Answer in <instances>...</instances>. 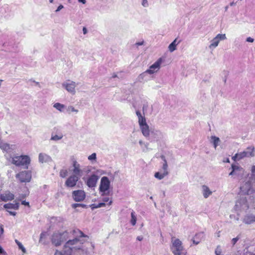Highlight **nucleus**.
<instances>
[{
  "label": "nucleus",
  "instance_id": "nucleus-47",
  "mask_svg": "<svg viewBox=\"0 0 255 255\" xmlns=\"http://www.w3.org/2000/svg\"><path fill=\"white\" fill-rule=\"evenodd\" d=\"M246 41L249 42H253L254 41V39L251 37H249L247 38Z\"/></svg>",
  "mask_w": 255,
  "mask_h": 255
},
{
  "label": "nucleus",
  "instance_id": "nucleus-26",
  "mask_svg": "<svg viewBox=\"0 0 255 255\" xmlns=\"http://www.w3.org/2000/svg\"><path fill=\"white\" fill-rule=\"evenodd\" d=\"M211 142L213 144L214 148L216 149L220 142V139L219 137L215 136H211Z\"/></svg>",
  "mask_w": 255,
  "mask_h": 255
},
{
  "label": "nucleus",
  "instance_id": "nucleus-21",
  "mask_svg": "<svg viewBox=\"0 0 255 255\" xmlns=\"http://www.w3.org/2000/svg\"><path fill=\"white\" fill-rule=\"evenodd\" d=\"M202 190L203 195L205 198H208L212 194V192L209 188L205 185L202 186Z\"/></svg>",
  "mask_w": 255,
  "mask_h": 255
},
{
  "label": "nucleus",
  "instance_id": "nucleus-8",
  "mask_svg": "<svg viewBox=\"0 0 255 255\" xmlns=\"http://www.w3.org/2000/svg\"><path fill=\"white\" fill-rule=\"evenodd\" d=\"M249 208V206L246 197L240 196L239 199L236 201L235 206V210L237 211L247 210Z\"/></svg>",
  "mask_w": 255,
  "mask_h": 255
},
{
  "label": "nucleus",
  "instance_id": "nucleus-12",
  "mask_svg": "<svg viewBox=\"0 0 255 255\" xmlns=\"http://www.w3.org/2000/svg\"><path fill=\"white\" fill-rule=\"evenodd\" d=\"M227 37L225 34H218L211 41V44L209 46L210 49H214L218 46L219 42L221 40L226 39Z\"/></svg>",
  "mask_w": 255,
  "mask_h": 255
},
{
  "label": "nucleus",
  "instance_id": "nucleus-18",
  "mask_svg": "<svg viewBox=\"0 0 255 255\" xmlns=\"http://www.w3.org/2000/svg\"><path fill=\"white\" fill-rule=\"evenodd\" d=\"M243 222L247 225H250L255 223V214L249 213L246 214L243 219Z\"/></svg>",
  "mask_w": 255,
  "mask_h": 255
},
{
  "label": "nucleus",
  "instance_id": "nucleus-60",
  "mask_svg": "<svg viewBox=\"0 0 255 255\" xmlns=\"http://www.w3.org/2000/svg\"><path fill=\"white\" fill-rule=\"evenodd\" d=\"M116 77H117V75L115 73L113 74V75L112 76V78H115Z\"/></svg>",
  "mask_w": 255,
  "mask_h": 255
},
{
  "label": "nucleus",
  "instance_id": "nucleus-10",
  "mask_svg": "<svg viewBox=\"0 0 255 255\" xmlns=\"http://www.w3.org/2000/svg\"><path fill=\"white\" fill-rule=\"evenodd\" d=\"M162 63V59H158L154 64L151 65L148 69L145 72L140 75V77L143 76L145 73L150 74L156 72L159 69L160 66Z\"/></svg>",
  "mask_w": 255,
  "mask_h": 255
},
{
  "label": "nucleus",
  "instance_id": "nucleus-45",
  "mask_svg": "<svg viewBox=\"0 0 255 255\" xmlns=\"http://www.w3.org/2000/svg\"><path fill=\"white\" fill-rule=\"evenodd\" d=\"M64 7L63 5L62 4H60L56 10H55L56 12H57L59 11L60 10H61Z\"/></svg>",
  "mask_w": 255,
  "mask_h": 255
},
{
  "label": "nucleus",
  "instance_id": "nucleus-48",
  "mask_svg": "<svg viewBox=\"0 0 255 255\" xmlns=\"http://www.w3.org/2000/svg\"><path fill=\"white\" fill-rule=\"evenodd\" d=\"M5 254V252L3 250V249L0 247V255H4Z\"/></svg>",
  "mask_w": 255,
  "mask_h": 255
},
{
  "label": "nucleus",
  "instance_id": "nucleus-31",
  "mask_svg": "<svg viewBox=\"0 0 255 255\" xmlns=\"http://www.w3.org/2000/svg\"><path fill=\"white\" fill-rule=\"evenodd\" d=\"M105 205L106 204L105 203H100L98 204H93L90 206V207H91L92 209H95L102 207H104Z\"/></svg>",
  "mask_w": 255,
  "mask_h": 255
},
{
  "label": "nucleus",
  "instance_id": "nucleus-22",
  "mask_svg": "<svg viewBox=\"0 0 255 255\" xmlns=\"http://www.w3.org/2000/svg\"><path fill=\"white\" fill-rule=\"evenodd\" d=\"M3 207L6 209L17 210L19 208V203L15 202L14 203H7L3 205Z\"/></svg>",
  "mask_w": 255,
  "mask_h": 255
},
{
  "label": "nucleus",
  "instance_id": "nucleus-59",
  "mask_svg": "<svg viewBox=\"0 0 255 255\" xmlns=\"http://www.w3.org/2000/svg\"><path fill=\"white\" fill-rule=\"evenodd\" d=\"M44 235V233H41V234H40V238L39 242H40V241H41V239L43 238V236Z\"/></svg>",
  "mask_w": 255,
  "mask_h": 255
},
{
  "label": "nucleus",
  "instance_id": "nucleus-44",
  "mask_svg": "<svg viewBox=\"0 0 255 255\" xmlns=\"http://www.w3.org/2000/svg\"><path fill=\"white\" fill-rule=\"evenodd\" d=\"M239 157H240L239 154V153H236L234 156H233L232 157V159L234 161L240 160L241 159H239Z\"/></svg>",
  "mask_w": 255,
  "mask_h": 255
},
{
  "label": "nucleus",
  "instance_id": "nucleus-25",
  "mask_svg": "<svg viewBox=\"0 0 255 255\" xmlns=\"http://www.w3.org/2000/svg\"><path fill=\"white\" fill-rule=\"evenodd\" d=\"M180 43V41L177 42V39H175L168 46L169 51L172 52L176 49V46Z\"/></svg>",
  "mask_w": 255,
  "mask_h": 255
},
{
  "label": "nucleus",
  "instance_id": "nucleus-6",
  "mask_svg": "<svg viewBox=\"0 0 255 255\" xmlns=\"http://www.w3.org/2000/svg\"><path fill=\"white\" fill-rule=\"evenodd\" d=\"M70 171L73 175L80 178L83 175L84 169L82 166L75 159H73L72 161Z\"/></svg>",
  "mask_w": 255,
  "mask_h": 255
},
{
  "label": "nucleus",
  "instance_id": "nucleus-32",
  "mask_svg": "<svg viewBox=\"0 0 255 255\" xmlns=\"http://www.w3.org/2000/svg\"><path fill=\"white\" fill-rule=\"evenodd\" d=\"M68 175V170L66 169H62L60 170L59 176L61 178H65Z\"/></svg>",
  "mask_w": 255,
  "mask_h": 255
},
{
  "label": "nucleus",
  "instance_id": "nucleus-15",
  "mask_svg": "<svg viewBox=\"0 0 255 255\" xmlns=\"http://www.w3.org/2000/svg\"><path fill=\"white\" fill-rule=\"evenodd\" d=\"M74 200L76 202H80L85 198V193L83 190H78L74 191L72 193Z\"/></svg>",
  "mask_w": 255,
  "mask_h": 255
},
{
  "label": "nucleus",
  "instance_id": "nucleus-39",
  "mask_svg": "<svg viewBox=\"0 0 255 255\" xmlns=\"http://www.w3.org/2000/svg\"><path fill=\"white\" fill-rule=\"evenodd\" d=\"M215 253L216 255H223L222 254V250L219 246H218L217 247V248L215 250Z\"/></svg>",
  "mask_w": 255,
  "mask_h": 255
},
{
  "label": "nucleus",
  "instance_id": "nucleus-29",
  "mask_svg": "<svg viewBox=\"0 0 255 255\" xmlns=\"http://www.w3.org/2000/svg\"><path fill=\"white\" fill-rule=\"evenodd\" d=\"M53 107L60 112H63L64 111V109L65 108V106L59 103H56L53 105Z\"/></svg>",
  "mask_w": 255,
  "mask_h": 255
},
{
  "label": "nucleus",
  "instance_id": "nucleus-19",
  "mask_svg": "<svg viewBox=\"0 0 255 255\" xmlns=\"http://www.w3.org/2000/svg\"><path fill=\"white\" fill-rule=\"evenodd\" d=\"M38 160L39 162L42 163L44 162L49 163L52 161V159L49 155L45 153H40L39 154Z\"/></svg>",
  "mask_w": 255,
  "mask_h": 255
},
{
  "label": "nucleus",
  "instance_id": "nucleus-42",
  "mask_svg": "<svg viewBox=\"0 0 255 255\" xmlns=\"http://www.w3.org/2000/svg\"><path fill=\"white\" fill-rule=\"evenodd\" d=\"M240 239L239 236H238L237 237L233 238L232 240V244L233 246H234L236 243L237 242V241H239V240Z\"/></svg>",
  "mask_w": 255,
  "mask_h": 255
},
{
  "label": "nucleus",
  "instance_id": "nucleus-23",
  "mask_svg": "<svg viewBox=\"0 0 255 255\" xmlns=\"http://www.w3.org/2000/svg\"><path fill=\"white\" fill-rule=\"evenodd\" d=\"M140 128L141 129L143 135L144 136L147 137L149 135L150 131L149 129V127L147 125V124L140 126Z\"/></svg>",
  "mask_w": 255,
  "mask_h": 255
},
{
  "label": "nucleus",
  "instance_id": "nucleus-50",
  "mask_svg": "<svg viewBox=\"0 0 255 255\" xmlns=\"http://www.w3.org/2000/svg\"><path fill=\"white\" fill-rule=\"evenodd\" d=\"M251 171H252V173H253V174L254 175H255V165L252 166Z\"/></svg>",
  "mask_w": 255,
  "mask_h": 255
},
{
  "label": "nucleus",
  "instance_id": "nucleus-13",
  "mask_svg": "<svg viewBox=\"0 0 255 255\" xmlns=\"http://www.w3.org/2000/svg\"><path fill=\"white\" fill-rule=\"evenodd\" d=\"M77 84L70 80L66 81L62 84V86L66 89V90L72 95H74L76 93L75 87Z\"/></svg>",
  "mask_w": 255,
  "mask_h": 255
},
{
  "label": "nucleus",
  "instance_id": "nucleus-3",
  "mask_svg": "<svg viewBox=\"0 0 255 255\" xmlns=\"http://www.w3.org/2000/svg\"><path fill=\"white\" fill-rule=\"evenodd\" d=\"M171 243L172 246L170 249L174 255H186V251L179 239L172 238Z\"/></svg>",
  "mask_w": 255,
  "mask_h": 255
},
{
  "label": "nucleus",
  "instance_id": "nucleus-30",
  "mask_svg": "<svg viewBox=\"0 0 255 255\" xmlns=\"http://www.w3.org/2000/svg\"><path fill=\"white\" fill-rule=\"evenodd\" d=\"M130 223L132 226H134L136 223V217L135 212L133 211L131 213Z\"/></svg>",
  "mask_w": 255,
  "mask_h": 255
},
{
  "label": "nucleus",
  "instance_id": "nucleus-55",
  "mask_svg": "<svg viewBox=\"0 0 255 255\" xmlns=\"http://www.w3.org/2000/svg\"><path fill=\"white\" fill-rule=\"evenodd\" d=\"M3 232H4V230H3V226L1 225L0 227V234H2L3 233Z\"/></svg>",
  "mask_w": 255,
  "mask_h": 255
},
{
  "label": "nucleus",
  "instance_id": "nucleus-27",
  "mask_svg": "<svg viewBox=\"0 0 255 255\" xmlns=\"http://www.w3.org/2000/svg\"><path fill=\"white\" fill-rule=\"evenodd\" d=\"M161 158L164 161V163L162 165V172H167V175L168 174V171L167 170V168H168V165H167V161L165 159V157L164 156V155H161Z\"/></svg>",
  "mask_w": 255,
  "mask_h": 255
},
{
  "label": "nucleus",
  "instance_id": "nucleus-61",
  "mask_svg": "<svg viewBox=\"0 0 255 255\" xmlns=\"http://www.w3.org/2000/svg\"><path fill=\"white\" fill-rule=\"evenodd\" d=\"M236 4V3L234 2H232L230 3V6H233V5H235Z\"/></svg>",
  "mask_w": 255,
  "mask_h": 255
},
{
  "label": "nucleus",
  "instance_id": "nucleus-5",
  "mask_svg": "<svg viewBox=\"0 0 255 255\" xmlns=\"http://www.w3.org/2000/svg\"><path fill=\"white\" fill-rule=\"evenodd\" d=\"M30 159L27 155L15 156L12 158V163L17 166H23L25 169L28 168Z\"/></svg>",
  "mask_w": 255,
  "mask_h": 255
},
{
  "label": "nucleus",
  "instance_id": "nucleus-7",
  "mask_svg": "<svg viewBox=\"0 0 255 255\" xmlns=\"http://www.w3.org/2000/svg\"><path fill=\"white\" fill-rule=\"evenodd\" d=\"M110 187V181L107 176L102 177L99 186V191L102 195H107L109 193Z\"/></svg>",
  "mask_w": 255,
  "mask_h": 255
},
{
  "label": "nucleus",
  "instance_id": "nucleus-51",
  "mask_svg": "<svg viewBox=\"0 0 255 255\" xmlns=\"http://www.w3.org/2000/svg\"><path fill=\"white\" fill-rule=\"evenodd\" d=\"M97 174H100L101 175L104 174L105 172L102 170H97L96 171Z\"/></svg>",
  "mask_w": 255,
  "mask_h": 255
},
{
  "label": "nucleus",
  "instance_id": "nucleus-14",
  "mask_svg": "<svg viewBox=\"0 0 255 255\" xmlns=\"http://www.w3.org/2000/svg\"><path fill=\"white\" fill-rule=\"evenodd\" d=\"M239 159H242L245 157H253L255 156V148L253 146L248 147L245 151L239 153Z\"/></svg>",
  "mask_w": 255,
  "mask_h": 255
},
{
  "label": "nucleus",
  "instance_id": "nucleus-28",
  "mask_svg": "<svg viewBox=\"0 0 255 255\" xmlns=\"http://www.w3.org/2000/svg\"><path fill=\"white\" fill-rule=\"evenodd\" d=\"M167 175V173L163 172H157L154 174V177L159 179L161 180Z\"/></svg>",
  "mask_w": 255,
  "mask_h": 255
},
{
  "label": "nucleus",
  "instance_id": "nucleus-54",
  "mask_svg": "<svg viewBox=\"0 0 255 255\" xmlns=\"http://www.w3.org/2000/svg\"><path fill=\"white\" fill-rule=\"evenodd\" d=\"M103 203L107 202L109 201V198L108 197H105L103 199Z\"/></svg>",
  "mask_w": 255,
  "mask_h": 255
},
{
  "label": "nucleus",
  "instance_id": "nucleus-33",
  "mask_svg": "<svg viewBox=\"0 0 255 255\" xmlns=\"http://www.w3.org/2000/svg\"><path fill=\"white\" fill-rule=\"evenodd\" d=\"M0 148L3 150L8 151L10 149V145L9 144L3 142Z\"/></svg>",
  "mask_w": 255,
  "mask_h": 255
},
{
  "label": "nucleus",
  "instance_id": "nucleus-24",
  "mask_svg": "<svg viewBox=\"0 0 255 255\" xmlns=\"http://www.w3.org/2000/svg\"><path fill=\"white\" fill-rule=\"evenodd\" d=\"M203 237V233H199L198 234H196L194 237H193L192 239L193 244L196 245H198L200 243L201 239Z\"/></svg>",
  "mask_w": 255,
  "mask_h": 255
},
{
  "label": "nucleus",
  "instance_id": "nucleus-52",
  "mask_svg": "<svg viewBox=\"0 0 255 255\" xmlns=\"http://www.w3.org/2000/svg\"><path fill=\"white\" fill-rule=\"evenodd\" d=\"M143 237L142 236H137V238H136V240L139 241H141L143 240Z\"/></svg>",
  "mask_w": 255,
  "mask_h": 255
},
{
  "label": "nucleus",
  "instance_id": "nucleus-58",
  "mask_svg": "<svg viewBox=\"0 0 255 255\" xmlns=\"http://www.w3.org/2000/svg\"><path fill=\"white\" fill-rule=\"evenodd\" d=\"M143 42H137L136 43V45H137V46H139V45H141L143 44Z\"/></svg>",
  "mask_w": 255,
  "mask_h": 255
},
{
  "label": "nucleus",
  "instance_id": "nucleus-1",
  "mask_svg": "<svg viewBox=\"0 0 255 255\" xmlns=\"http://www.w3.org/2000/svg\"><path fill=\"white\" fill-rule=\"evenodd\" d=\"M82 244L81 241L77 237L69 240L64 245L63 252L56 250L54 255H77V253L84 255Z\"/></svg>",
  "mask_w": 255,
  "mask_h": 255
},
{
  "label": "nucleus",
  "instance_id": "nucleus-62",
  "mask_svg": "<svg viewBox=\"0 0 255 255\" xmlns=\"http://www.w3.org/2000/svg\"><path fill=\"white\" fill-rule=\"evenodd\" d=\"M228 8H229V6L228 5L226 6L225 7V10L226 11H227L228 9Z\"/></svg>",
  "mask_w": 255,
  "mask_h": 255
},
{
  "label": "nucleus",
  "instance_id": "nucleus-46",
  "mask_svg": "<svg viewBox=\"0 0 255 255\" xmlns=\"http://www.w3.org/2000/svg\"><path fill=\"white\" fill-rule=\"evenodd\" d=\"M136 114L138 117V119L143 117V116L141 115V113L139 111H136Z\"/></svg>",
  "mask_w": 255,
  "mask_h": 255
},
{
  "label": "nucleus",
  "instance_id": "nucleus-11",
  "mask_svg": "<svg viewBox=\"0 0 255 255\" xmlns=\"http://www.w3.org/2000/svg\"><path fill=\"white\" fill-rule=\"evenodd\" d=\"M99 179V176L98 175L93 174L87 179L86 184L88 187L94 188L97 186Z\"/></svg>",
  "mask_w": 255,
  "mask_h": 255
},
{
  "label": "nucleus",
  "instance_id": "nucleus-20",
  "mask_svg": "<svg viewBox=\"0 0 255 255\" xmlns=\"http://www.w3.org/2000/svg\"><path fill=\"white\" fill-rule=\"evenodd\" d=\"M14 198V195L9 191L5 192L0 196V199L4 202L11 201Z\"/></svg>",
  "mask_w": 255,
  "mask_h": 255
},
{
  "label": "nucleus",
  "instance_id": "nucleus-53",
  "mask_svg": "<svg viewBox=\"0 0 255 255\" xmlns=\"http://www.w3.org/2000/svg\"><path fill=\"white\" fill-rule=\"evenodd\" d=\"M7 212L9 213V214L10 215H12V216H15L16 214V213L15 212H12V211H7Z\"/></svg>",
  "mask_w": 255,
  "mask_h": 255
},
{
  "label": "nucleus",
  "instance_id": "nucleus-57",
  "mask_svg": "<svg viewBox=\"0 0 255 255\" xmlns=\"http://www.w3.org/2000/svg\"><path fill=\"white\" fill-rule=\"evenodd\" d=\"M78 1L79 2L82 3L83 4H85L86 2V0H78Z\"/></svg>",
  "mask_w": 255,
  "mask_h": 255
},
{
  "label": "nucleus",
  "instance_id": "nucleus-37",
  "mask_svg": "<svg viewBox=\"0 0 255 255\" xmlns=\"http://www.w3.org/2000/svg\"><path fill=\"white\" fill-rule=\"evenodd\" d=\"M63 137L62 135H55L54 136H52L51 138V140H59L61 139Z\"/></svg>",
  "mask_w": 255,
  "mask_h": 255
},
{
  "label": "nucleus",
  "instance_id": "nucleus-40",
  "mask_svg": "<svg viewBox=\"0 0 255 255\" xmlns=\"http://www.w3.org/2000/svg\"><path fill=\"white\" fill-rule=\"evenodd\" d=\"M88 159L89 160H95L96 159V153H93L91 155L88 156Z\"/></svg>",
  "mask_w": 255,
  "mask_h": 255
},
{
  "label": "nucleus",
  "instance_id": "nucleus-16",
  "mask_svg": "<svg viewBox=\"0 0 255 255\" xmlns=\"http://www.w3.org/2000/svg\"><path fill=\"white\" fill-rule=\"evenodd\" d=\"M79 179L80 178L72 175L67 178L65 181V184L68 187H74L76 186Z\"/></svg>",
  "mask_w": 255,
  "mask_h": 255
},
{
  "label": "nucleus",
  "instance_id": "nucleus-17",
  "mask_svg": "<svg viewBox=\"0 0 255 255\" xmlns=\"http://www.w3.org/2000/svg\"><path fill=\"white\" fill-rule=\"evenodd\" d=\"M231 168L232 171L229 173V176H239L243 171L242 168L236 165L232 164Z\"/></svg>",
  "mask_w": 255,
  "mask_h": 255
},
{
  "label": "nucleus",
  "instance_id": "nucleus-36",
  "mask_svg": "<svg viewBox=\"0 0 255 255\" xmlns=\"http://www.w3.org/2000/svg\"><path fill=\"white\" fill-rule=\"evenodd\" d=\"M15 242L17 244V245H18L19 248L22 250L23 253H25L26 250L24 248V247H23V246L22 245V244L20 242H19L18 241H17V240H15Z\"/></svg>",
  "mask_w": 255,
  "mask_h": 255
},
{
  "label": "nucleus",
  "instance_id": "nucleus-38",
  "mask_svg": "<svg viewBox=\"0 0 255 255\" xmlns=\"http://www.w3.org/2000/svg\"><path fill=\"white\" fill-rule=\"evenodd\" d=\"M72 207L73 208H76L79 207H82V208H85V207H86V205H85V204H83L75 203V204H72Z\"/></svg>",
  "mask_w": 255,
  "mask_h": 255
},
{
  "label": "nucleus",
  "instance_id": "nucleus-9",
  "mask_svg": "<svg viewBox=\"0 0 255 255\" xmlns=\"http://www.w3.org/2000/svg\"><path fill=\"white\" fill-rule=\"evenodd\" d=\"M15 177L20 182H29L31 179V173L29 171H23L17 174Z\"/></svg>",
  "mask_w": 255,
  "mask_h": 255
},
{
  "label": "nucleus",
  "instance_id": "nucleus-35",
  "mask_svg": "<svg viewBox=\"0 0 255 255\" xmlns=\"http://www.w3.org/2000/svg\"><path fill=\"white\" fill-rule=\"evenodd\" d=\"M66 110H67V112L68 113V114H70V112H75L76 113H77L78 112V110H77V109H75L73 106H68L67 108H66Z\"/></svg>",
  "mask_w": 255,
  "mask_h": 255
},
{
  "label": "nucleus",
  "instance_id": "nucleus-43",
  "mask_svg": "<svg viewBox=\"0 0 255 255\" xmlns=\"http://www.w3.org/2000/svg\"><path fill=\"white\" fill-rule=\"evenodd\" d=\"M83 169H84V172L89 173L91 171V167L86 166L83 168Z\"/></svg>",
  "mask_w": 255,
  "mask_h": 255
},
{
  "label": "nucleus",
  "instance_id": "nucleus-4",
  "mask_svg": "<svg viewBox=\"0 0 255 255\" xmlns=\"http://www.w3.org/2000/svg\"><path fill=\"white\" fill-rule=\"evenodd\" d=\"M242 194L250 195L255 192V178H250L245 182L240 187Z\"/></svg>",
  "mask_w": 255,
  "mask_h": 255
},
{
  "label": "nucleus",
  "instance_id": "nucleus-64",
  "mask_svg": "<svg viewBox=\"0 0 255 255\" xmlns=\"http://www.w3.org/2000/svg\"><path fill=\"white\" fill-rule=\"evenodd\" d=\"M139 143L140 144V145H142L143 144V141L142 140H139Z\"/></svg>",
  "mask_w": 255,
  "mask_h": 255
},
{
  "label": "nucleus",
  "instance_id": "nucleus-63",
  "mask_svg": "<svg viewBox=\"0 0 255 255\" xmlns=\"http://www.w3.org/2000/svg\"><path fill=\"white\" fill-rule=\"evenodd\" d=\"M3 142L2 141V140H1V139L0 138V148L1 147L2 144Z\"/></svg>",
  "mask_w": 255,
  "mask_h": 255
},
{
  "label": "nucleus",
  "instance_id": "nucleus-2",
  "mask_svg": "<svg viewBox=\"0 0 255 255\" xmlns=\"http://www.w3.org/2000/svg\"><path fill=\"white\" fill-rule=\"evenodd\" d=\"M71 233L75 237V238L77 237L79 239L78 237H87L82 232L78 229L73 230L70 233L67 231L63 232L57 231L53 233L51 237L52 244L56 247L60 246L63 242L67 241L70 238V234Z\"/></svg>",
  "mask_w": 255,
  "mask_h": 255
},
{
  "label": "nucleus",
  "instance_id": "nucleus-56",
  "mask_svg": "<svg viewBox=\"0 0 255 255\" xmlns=\"http://www.w3.org/2000/svg\"><path fill=\"white\" fill-rule=\"evenodd\" d=\"M83 33L84 34H86L87 33L88 31H87V28L86 27H84L83 28Z\"/></svg>",
  "mask_w": 255,
  "mask_h": 255
},
{
  "label": "nucleus",
  "instance_id": "nucleus-41",
  "mask_svg": "<svg viewBox=\"0 0 255 255\" xmlns=\"http://www.w3.org/2000/svg\"><path fill=\"white\" fill-rule=\"evenodd\" d=\"M141 5L144 7H147L149 6L148 2L147 0H141Z\"/></svg>",
  "mask_w": 255,
  "mask_h": 255
},
{
  "label": "nucleus",
  "instance_id": "nucleus-49",
  "mask_svg": "<svg viewBox=\"0 0 255 255\" xmlns=\"http://www.w3.org/2000/svg\"><path fill=\"white\" fill-rule=\"evenodd\" d=\"M21 204L25 206H29V203L28 202H26V201H23L21 202Z\"/></svg>",
  "mask_w": 255,
  "mask_h": 255
},
{
  "label": "nucleus",
  "instance_id": "nucleus-34",
  "mask_svg": "<svg viewBox=\"0 0 255 255\" xmlns=\"http://www.w3.org/2000/svg\"><path fill=\"white\" fill-rule=\"evenodd\" d=\"M138 119V123H139V127L147 124L146 122L145 118L144 116H143L142 117H140V118H139Z\"/></svg>",
  "mask_w": 255,
  "mask_h": 255
}]
</instances>
